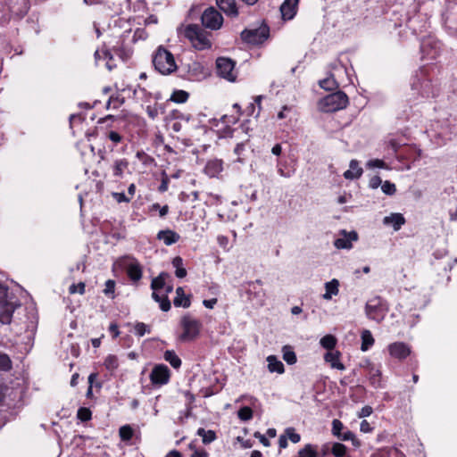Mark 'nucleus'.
<instances>
[{"instance_id":"36","label":"nucleus","mask_w":457,"mask_h":457,"mask_svg":"<svg viewBox=\"0 0 457 457\" xmlns=\"http://www.w3.org/2000/svg\"><path fill=\"white\" fill-rule=\"evenodd\" d=\"M370 381L374 387H378L380 383L381 372L379 370L373 366L370 367L369 370Z\"/></svg>"},{"instance_id":"12","label":"nucleus","mask_w":457,"mask_h":457,"mask_svg":"<svg viewBox=\"0 0 457 457\" xmlns=\"http://www.w3.org/2000/svg\"><path fill=\"white\" fill-rule=\"evenodd\" d=\"M181 70L187 73L188 79H198L201 77H204V67L196 61H192L185 66L182 65Z\"/></svg>"},{"instance_id":"19","label":"nucleus","mask_w":457,"mask_h":457,"mask_svg":"<svg viewBox=\"0 0 457 457\" xmlns=\"http://www.w3.org/2000/svg\"><path fill=\"white\" fill-rule=\"evenodd\" d=\"M340 355H341V353L338 351H334V352L329 351V352L326 353L324 359L327 362L330 363L332 368L337 369L340 370H344L345 369V367L339 361Z\"/></svg>"},{"instance_id":"45","label":"nucleus","mask_w":457,"mask_h":457,"mask_svg":"<svg viewBox=\"0 0 457 457\" xmlns=\"http://www.w3.org/2000/svg\"><path fill=\"white\" fill-rule=\"evenodd\" d=\"M135 332L138 337H143L145 333H150V328L148 325L143 323V322H137L136 323L135 327Z\"/></svg>"},{"instance_id":"14","label":"nucleus","mask_w":457,"mask_h":457,"mask_svg":"<svg viewBox=\"0 0 457 457\" xmlns=\"http://www.w3.org/2000/svg\"><path fill=\"white\" fill-rule=\"evenodd\" d=\"M299 0H285L280 6V12L284 20H291L296 13Z\"/></svg>"},{"instance_id":"34","label":"nucleus","mask_w":457,"mask_h":457,"mask_svg":"<svg viewBox=\"0 0 457 457\" xmlns=\"http://www.w3.org/2000/svg\"><path fill=\"white\" fill-rule=\"evenodd\" d=\"M320 343L323 348L331 351L337 345V338L332 335H326L320 339Z\"/></svg>"},{"instance_id":"17","label":"nucleus","mask_w":457,"mask_h":457,"mask_svg":"<svg viewBox=\"0 0 457 457\" xmlns=\"http://www.w3.org/2000/svg\"><path fill=\"white\" fill-rule=\"evenodd\" d=\"M157 238L159 240H162L166 245H171L176 244L179 240L180 237L177 232L173 230L165 229L160 230L158 232Z\"/></svg>"},{"instance_id":"20","label":"nucleus","mask_w":457,"mask_h":457,"mask_svg":"<svg viewBox=\"0 0 457 457\" xmlns=\"http://www.w3.org/2000/svg\"><path fill=\"white\" fill-rule=\"evenodd\" d=\"M173 303L176 307H184L187 308L190 306L191 301L189 295H186L184 289L181 287H179L176 289V297L173 300Z\"/></svg>"},{"instance_id":"4","label":"nucleus","mask_w":457,"mask_h":457,"mask_svg":"<svg viewBox=\"0 0 457 457\" xmlns=\"http://www.w3.org/2000/svg\"><path fill=\"white\" fill-rule=\"evenodd\" d=\"M184 34L197 50H204L212 46L204 30L196 24L187 25Z\"/></svg>"},{"instance_id":"52","label":"nucleus","mask_w":457,"mask_h":457,"mask_svg":"<svg viewBox=\"0 0 457 457\" xmlns=\"http://www.w3.org/2000/svg\"><path fill=\"white\" fill-rule=\"evenodd\" d=\"M107 138H109L114 144H119L122 140V137L116 131L110 130L105 133Z\"/></svg>"},{"instance_id":"5","label":"nucleus","mask_w":457,"mask_h":457,"mask_svg":"<svg viewBox=\"0 0 457 457\" xmlns=\"http://www.w3.org/2000/svg\"><path fill=\"white\" fill-rule=\"evenodd\" d=\"M181 327L183 328V333L179 336V340L182 342H188L198 337L202 328V323L200 320L194 319L189 315H185L181 319Z\"/></svg>"},{"instance_id":"24","label":"nucleus","mask_w":457,"mask_h":457,"mask_svg":"<svg viewBox=\"0 0 457 457\" xmlns=\"http://www.w3.org/2000/svg\"><path fill=\"white\" fill-rule=\"evenodd\" d=\"M268 361V369L270 372H277L278 374H282L285 371L284 364L282 361L278 360L276 356L270 355L267 358Z\"/></svg>"},{"instance_id":"55","label":"nucleus","mask_w":457,"mask_h":457,"mask_svg":"<svg viewBox=\"0 0 457 457\" xmlns=\"http://www.w3.org/2000/svg\"><path fill=\"white\" fill-rule=\"evenodd\" d=\"M112 196L118 203H129L131 200V197H128L124 193H112Z\"/></svg>"},{"instance_id":"42","label":"nucleus","mask_w":457,"mask_h":457,"mask_svg":"<svg viewBox=\"0 0 457 457\" xmlns=\"http://www.w3.org/2000/svg\"><path fill=\"white\" fill-rule=\"evenodd\" d=\"M284 434L287 436V440L289 439L294 444H296L301 440V436L295 432V428H287L284 431Z\"/></svg>"},{"instance_id":"37","label":"nucleus","mask_w":457,"mask_h":457,"mask_svg":"<svg viewBox=\"0 0 457 457\" xmlns=\"http://www.w3.org/2000/svg\"><path fill=\"white\" fill-rule=\"evenodd\" d=\"M104 365L106 370L114 371L119 367V360L116 355L110 354L105 358Z\"/></svg>"},{"instance_id":"2","label":"nucleus","mask_w":457,"mask_h":457,"mask_svg":"<svg viewBox=\"0 0 457 457\" xmlns=\"http://www.w3.org/2000/svg\"><path fill=\"white\" fill-rule=\"evenodd\" d=\"M14 295H9L8 287L0 282V323L10 324L12 314L20 303L14 301Z\"/></svg>"},{"instance_id":"16","label":"nucleus","mask_w":457,"mask_h":457,"mask_svg":"<svg viewBox=\"0 0 457 457\" xmlns=\"http://www.w3.org/2000/svg\"><path fill=\"white\" fill-rule=\"evenodd\" d=\"M406 222L405 218L402 213H391L383 219V224L392 226L395 231H398L403 225Z\"/></svg>"},{"instance_id":"44","label":"nucleus","mask_w":457,"mask_h":457,"mask_svg":"<svg viewBox=\"0 0 457 457\" xmlns=\"http://www.w3.org/2000/svg\"><path fill=\"white\" fill-rule=\"evenodd\" d=\"M77 417L81 421H88L92 418V412L87 407H80L78 410Z\"/></svg>"},{"instance_id":"1","label":"nucleus","mask_w":457,"mask_h":457,"mask_svg":"<svg viewBox=\"0 0 457 457\" xmlns=\"http://www.w3.org/2000/svg\"><path fill=\"white\" fill-rule=\"evenodd\" d=\"M154 69L162 75H170L179 70L174 55L163 46H160L152 56Z\"/></svg>"},{"instance_id":"18","label":"nucleus","mask_w":457,"mask_h":457,"mask_svg":"<svg viewBox=\"0 0 457 457\" xmlns=\"http://www.w3.org/2000/svg\"><path fill=\"white\" fill-rule=\"evenodd\" d=\"M223 170V162L219 159H214L209 161L204 168V171L206 175L209 177H216L219 175Z\"/></svg>"},{"instance_id":"6","label":"nucleus","mask_w":457,"mask_h":457,"mask_svg":"<svg viewBox=\"0 0 457 457\" xmlns=\"http://www.w3.org/2000/svg\"><path fill=\"white\" fill-rule=\"evenodd\" d=\"M270 36V28L263 24L257 29H244L241 32V39L251 45L262 44Z\"/></svg>"},{"instance_id":"41","label":"nucleus","mask_w":457,"mask_h":457,"mask_svg":"<svg viewBox=\"0 0 457 457\" xmlns=\"http://www.w3.org/2000/svg\"><path fill=\"white\" fill-rule=\"evenodd\" d=\"M253 410L248 406H244L237 411L238 418L243 421L250 420L253 418Z\"/></svg>"},{"instance_id":"47","label":"nucleus","mask_w":457,"mask_h":457,"mask_svg":"<svg viewBox=\"0 0 457 457\" xmlns=\"http://www.w3.org/2000/svg\"><path fill=\"white\" fill-rule=\"evenodd\" d=\"M114 289H115V281L112 279H108L105 282V288L104 289V293L107 296H111V298H114Z\"/></svg>"},{"instance_id":"23","label":"nucleus","mask_w":457,"mask_h":457,"mask_svg":"<svg viewBox=\"0 0 457 457\" xmlns=\"http://www.w3.org/2000/svg\"><path fill=\"white\" fill-rule=\"evenodd\" d=\"M439 93V89L432 84L428 79H426L421 84V95L425 97H436Z\"/></svg>"},{"instance_id":"30","label":"nucleus","mask_w":457,"mask_h":457,"mask_svg":"<svg viewBox=\"0 0 457 457\" xmlns=\"http://www.w3.org/2000/svg\"><path fill=\"white\" fill-rule=\"evenodd\" d=\"M374 338L370 330H363L361 333V351L365 352L374 345Z\"/></svg>"},{"instance_id":"22","label":"nucleus","mask_w":457,"mask_h":457,"mask_svg":"<svg viewBox=\"0 0 457 457\" xmlns=\"http://www.w3.org/2000/svg\"><path fill=\"white\" fill-rule=\"evenodd\" d=\"M362 169L359 166V163L356 160H352L350 162V170H346L344 173V177L346 179H358L362 174Z\"/></svg>"},{"instance_id":"33","label":"nucleus","mask_w":457,"mask_h":457,"mask_svg":"<svg viewBox=\"0 0 457 457\" xmlns=\"http://www.w3.org/2000/svg\"><path fill=\"white\" fill-rule=\"evenodd\" d=\"M119 436L121 441L128 442L132 439L134 436V429L130 425L121 426L119 429Z\"/></svg>"},{"instance_id":"53","label":"nucleus","mask_w":457,"mask_h":457,"mask_svg":"<svg viewBox=\"0 0 457 457\" xmlns=\"http://www.w3.org/2000/svg\"><path fill=\"white\" fill-rule=\"evenodd\" d=\"M378 457H404L401 453H399L396 449H392L386 452H382L379 453Z\"/></svg>"},{"instance_id":"62","label":"nucleus","mask_w":457,"mask_h":457,"mask_svg":"<svg viewBox=\"0 0 457 457\" xmlns=\"http://www.w3.org/2000/svg\"><path fill=\"white\" fill-rule=\"evenodd\" d=\"M115 120H116V118L113 115L109 114L104 118H101L98 120V124L106 123L107 127H109V126H111V122L114 121Z\"/></svg>"},{"instance_id":"56","label":"nucleus","mask_w":457,"mask_h":457,"mask_svg":"<svg viewBox=\"0 0 457 457\" xmlns=\"http://www.w3.org/2000/svg\"><path fill=\"white\" fill-rule=\"evenodd\" d=\"M253 436L257 439H259V441L264 445V446H270V442L269 441V439L262 434H261L259 431H256L253 433Z\"/></svg>"},{"instance_id":"51","label":"nucleus","mask_w":457,"mask_h":457,"mask_svg":"<svg viewBox=\"0 0 457 457\" xmlns=\"http://www.w3.org/2000/svg\"><path fill=\"white\" fill-rule=\"evenodd\" d=\"M86 285L84 282H79V284H72L69 287L70 294H75L79 292L80 295L85 293Z\"/></svg>"},{"instance_id":"40","label":"nucleus","mask_w":457,"mask_h":457,"mask_svg":"<svg viewBox=\"0 0 457 457\" xmlns=\"http://www.w3.org/2000/svg\"><path fill=\"white\" fill-rule=\"evenodd\" d=\"M283 359L288 364H295L297 361L295 352L288 346H284L283 348Z\"/></svg>"},{"instance_id":"46","label":"nucleus","mask_w":457,"mask_h":457,"mask_svg":"<svg viewBox=\"0 0 457 457\" xmlns=\"http://www.w3.org/2000/svg\"><path fill=\"white\" fill-rule=\"evenodd\" d=\"M334 245L338 249H348L352 247L350 239H347L345 237L336 239Z\"/></svg>"},{"instance_id":"39","label":"nucleus","mask_w":457,"mask_h":457,"mask_svg":"<svg viewBox=\"0 0 457 457\" xmlns=\"http://www.w3.org/2000/svg\"><path fill=\"white\" fill-rule=\"evenodd\" d=\"M12 368V362L6 353H0V370L10 371Z\"/></svg>"},{"instance_id":"15","label":"nucleus","mask_w":457,"mask_h":457,"mask_svg":"<svg viewBox=\"0 0 457 457\" xmlns=\"http://www.w3.org/2000/svg\"><path fill=\"white\" fill-rule=\"evenodd\" d=\"M216 4L228 16L232 18L238 16V9L236 0H216Z\"/></svg>"},{"instance_id":"35","label":"nucleus","mask_w":457,"mask_h":457,"mask_svg":"<svg viewBox=\"0 0 457 457\" xmlns=\"http://www.w3.org/2000/svg\"><path fill=\"white\" fill-rule=\"evenodd\" d=\"M188 97H189V94L187 91H184V90H175L172 93L170 100L174 102V103L182 104V103L187 102Z\"/></svg>"},{"instance_id":"54","label":"nucleus","mask_w":457,"mask_h":457,"mask_svg":"<svg viewBox=\"0 0 457 457\" xmlns=\"http://www.w3.org/2000/svg\"><path fill=\"white\" fill-rule=\"evenodd\" d=\"M146 112H147L148 116L151 119L154 120L158 116V114H159V111H158L157 105L156 104H154V105H148L146 107Z\"/></svg>"},{"instance_id":"32","label":"nucleus","mask_w":457,"mask_h":457,"mask_svg":"<svg viewBox=\"0 0 457 457\" xmlns=\"http://www.w3.org/2000/svg\"><path fill=\"white\" fill-rule=\"evenodd\" d=\"M317 445L307 444L303 448L299 450V457H318Z\"/></svg>"},{"instance_id":"48","label":"nucleus","mask_w":457,"mask_h":457,"mask_svg":"<svg viewBox=\"0 0 457 457\" xmlns=\"http://www.w3.org/2000/svg\"><path fill=\"white\" fill-rule=\"evenodd\" d=\"M381 189L383 193L388 195H393L396 192L395 185L390 181H385L381 186Z\"/></svg>"},{"instance_id":"58","label":"nucleus","mask_w":457,"mask_h":457,"mask_svg":"<svg viewBox=\"0 0 457 457\" xmlns=\"http://www.w3.org/2000/svg\"><path fill=\"white\" fill-rule=\"evenodd\" d=\"M338 439L343 441L355 440V435L352 431L348 430L345 433H342Z\"/></svg>"},{"instance_id":"63","label":"nucleus","mask_w":457,"mask_h":457,"mask_svg":"<svg viewBox=\"0 0 457 457\" xmlns=\"http://www.w3.org/2000/svg\"><path fill=\"white\" fill-rule=\"evenodd\" d=\"M113 52L115 54L120 56L123 61H126L129 58V54H126L125 51L120 48H113Z\"/></svg>"},{"instance_id":"26","label":"nucleus","mask_w":457,"mask_h":457,"mask_svg":"<svg viewBox=\"0 0 457 457\" xmlns=\"http://www.w3.org/2000/svg\"><path fill=\"white\" fill-rule=\"evenodd\" d=\"M152 297L155 302L159 303L160 308L162 312H168L170 310L171 304L168 295H161L157 292H153Z\"/></svg>"},{"instance_id":"64","label":"nucleus","mask_w":457,"mask_h":457,"mask_svg":"<svg viewBox=\"0 0 457 457\" xmlns=\"http://www.w3.org/2000/svg\"><path fill=\"white\" fill-rule=\"evenodd\" d=\"M191 457H209V453L206 450H195L192 454Z\"/></svg>"},{"instance_id":"43","label":"nucleus","mask_w":457,"mask_h":457,"mask_svg":"<svg viewBox=\"0 0 457 457\" xmlns=\"http://www.w3.org/2000/svg\"><path fill=\"white\" fill-rule=\"evenodd\" d=\"M245 151V143H238L237 144L234 153L237 156V162L240 163H244L245 161L244 153Z\"/></svg>"},{"instance_id":"31","label":"nucleus","mask_w":457,"mask_h":457,"mask_svg":"<svg viewBox=\"0 0 457 457\" xmlns=\"http://www.w3.org/2000/svg\"><path fill=\"white\" fill-rule=\"evenodd\" d=\"M197 435L202 437V441L204 445H208L217 438L215 431L205 430L203 428H198Z\"/></svg>"},{"instance_id":"59","label":"nucleus","mask_w":457,"mask_h":457,"mask_svg":"<svg viewBox=\"0 0 457 457\" xmlns=\"http://www.w3.org/2000/svg\"><path fill=\"white\" fill-rule=\"evenodd\" d=\"M372 411H373L372 408L369 405H366L361 408V410L359 413V417L360 418L368 417L372 413Z\"/></svg>"},{"instance_id":"25","label":"nucleus","mask_w":457,"mask_h":457,"mask_svg":"<svg viewBox=\"0 0 457 457\" xmlns=\"http://www.w3.org/2000/svg\"><path fill=\"white\" fill-rule=\"evenodd\" d=\"M129 167V162L127 159L116 160L112 165L113 176L117 178H122L124 170Z\"/></svg>"},{"instance_id":"28","label":"nucleus","mask_w":457,"mask_h":457,"mask_svg":"<svg viewBox=\"0 0 457 457\" xmlns=\"http://www.w3.org/2000/svg\"><path fill=\"white\" fill-rule=\"evenodd\" d=\"M319 85L321 88L331 91L338 87V83L334 78L333 74H330L329 77L320 79L319 81Z\"/></svg>"},{"instance_id":"13","label":"nucleus","mask_w":457,"mask_h":457,"mask_svg":"<svg viewBox=\"0 0 457 457\" xmlns=\"http://www.w3.org/2000/svg\"><path fill=\"white\" fill-rule=\"evenodd\" d=\"M388 351L391 356L400 360L405 359L411 353L410 347L403 342H395L390 344L388 346Z\"/></svg>"},{"instance_id":"3","label":"nucleus","mask_w":457,"mask_h":457,"mask_svg":"<svg viewBox=\"0 0 457 457\" xmlns=\"http://www.w3.org/2000/svg\"><path fill=\"white\" fill-rule=\"evenodd\" d=\"M348 104L347 95L339 90L321 98L319 101V109L323 112H334L346 108Z\"/></svg>"},{"instance_id":"57","label":"nucleus","mask_w":457,"mask_h":457,"mask_svg":"<svg viewBox=\"0 0 457 457\" xmlns=\"http://www.w3.org/2000/svg\"><path fill=\"white\" fill-rule=\"evenodd\" d=\"M382 183V180H381V178L379 176H373L370 179V187L371 188H378Z\"/></svg>"},{"instance_id":"50","label":"nucleus","mask_w":457,"mask_h":457,"mask_svg":"<svg viewBox=\"0 0 457 457\" xmlns=\"http://www.w3.org/2000/svg\"><path fill=\"white\" fill-rule=\"evenodd\" d=\"M343 428L344 425L339 420H334L332 421V433L337 438L341 436V431Z\"/></svg>"},{"instance_id":"21","label":"nucleus","mask_w":457,"mask_h":457,"mask_svg":"<svg viewBox=\"0 0 457 457\" xmlns=\"http://www.w3.org/2000/svg\"><path fill=\"white\" fill-rule=\"evenodd\" d=\"M339 281L337 278H333L332 280L327 282L325 284L326 292L323 295V299L330 300L333 295H337L339 293Z\"/></svg>"},{"instance_id":"7","label":"nucleus","mask_w":457,"mask_h":457,"mask_svg":"<svg viewBox=\"0 0 457 457\" xmlns=\"http://www.w3.org/2000/svg\"><path fill=\"white\" fill-rule=\"evenodd\" d=\"M386 307L380 296L370 299L365 305V312L369 319L381 321L386 314Z\"/></svg>"},{"instance_id":"29","label":"nucleus","mask_w":457,"mask_h":457,"mask_svg":"<svg viewBox=\"0 0 457 457\" xmlns=\"http://www.w3.org/2000/svg\"><path fill=\"white\" fill-rule=\"evenodd\" d=\"M169 277V274L166 272H162L156 278H153L151 283V288L154 292H157L158 290L163 288L165 287V280Z\"/></svg>"},{"instance_id":"27","label":"nucleus","mask_w":457,"mask_h":457,"mask_svg":"<svg viewBox=\"0 0 457 457\" xmlns=\"http://www.w3.org/2000/svg\"><path fill=\"white\" fill-rule=\"evenodd\" d=\"M163 358L174 369H179L181 366V360L173 350H167L164 352Z\"/></svg>"},{"instance_id":"38","label":"nucleus","mask_w":457,"mask_h":457,"mask_svg":"<svg viewBox=\"0 0 457 457\" xmlns=\"http://www.w3.org/2000/svg\"><path fill=\"white\" fill-rule=\"evenodd\" d=\"M346 446L341 443H334L331 447V453L336 457H345Z\"/></svg>"},{"instance_id":"61","label":"nucleus","mask_w":457,"mask_h":457,"mask_svg":"<svg viewBox=\"0 0 457 457\" xmlns=\"http://www.w3.org/2000/svg\"><path fill=\"white\" fill-rule=\"evenodd\" d=\"M115 120H116V118L113 115L109 114L104 118H101L98 120V124L106 123L107 127H109V126H111V122L114 121Z\"/></svg>"},{"instance_id":"11","label":"nucleus","mask_w":457,"mask_h":457,"mask_svg":"<svg viewBox=\"0 0 457 457\" xmlns=\"http://www.w3.org/2000/svg\"><path fill=\"white\" fill-rule=\"evenodd\" d=\"M126 259L129 260V262L126 264L127 275L133 283H137L142 278V266L138 261L133 257L127 256Z\"/></svg>"},{"instance_id":"10","label":"nucleus","mask_w":457,"mask_h":457,"mask_svg":"<svg viewBox=\"0 0 457 457\" xmlns=\"http://www.w3.org/2000/svg\"><path fill=\"white\" fill-rule=\"evenodd\" d=\"M170 375V370L166 365L157 364L153 368L149 378L153 386H161L169 383Z\"/></svg>"},{"instance_id":"60","label":"nucleus","mask_w":457,"mask_h":457,"mask_svg":"<svg viewBox=\"0 0 457 457\" xmlns=\"http://www.w3.org/2000/svg\"><path fill=\"white\" fill-rule=\"evenodd\" d=\"M237 440L240 442L243 448L248 449L253 447V442L250 439L245 440L243 437L237 436Z\"/></svg>"},{"instance_id":"49","label":"nucleus","mask_w":457,"mask_h":457,"mask_svg":"<svg viewBox=\"0 0 457 457\" xmlns=\"http://www.w3.org/2000/svg\"><path fill=\"white\" fill-rule=\"evenodd\" d=\"M169 183H170V178L167 175V173L163 170L162 172V180H161V184L158 187V191L160 193L166 192L168 190Z\"/></svg>"},{"instance_id":"8","label":"nucleus","mask_w":457,"mask_h":457,"mask_svg":"<svg viewBox=\"0 0 457 457\" xmlns=\"http://www.w3.org/2000/svg\"><path fill=\"white\" fill-rule=\"evenodd\" d=\"M236 62L228 57H219L216 60L217 74L228 81H235L237 72L235 71Z\"/></svg>"},{"instance_id":"9","label":"nucleus","mask_w":457,"mask_h":457,"mask_svg":"<svg viewBox=\"0 0 457 457\" xmlns=\"http://www.w3.org/2000/svg\"><path fill=\"white\" fill-rule=\"evenodd\" d=\"M201 21L204 27L216 30L221 27L223 23V17L214 7H208L203 12Z\"/></svg>"}]
</instances>
